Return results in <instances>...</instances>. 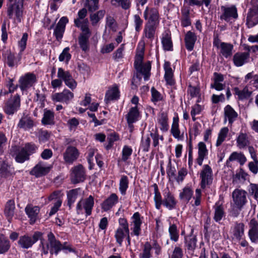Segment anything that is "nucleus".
<instances>
[{
    "label": "nucleus",
    "instance_id": "7",
    "mask_svg": "<svg viewBox=\"0 0 258 258\" xmlns=\"http://www.w3.org/2000/svg\"><path fill=\"white\" fill-rule=\"evenodd\" d=\"M20 96L17 94L5 102L4 106V112L8 115H13L20 109Z\"/></svg>",
    "mask_w": 258,
    "mask_h": 258
},
{
    "label": "nucleus",
    "instance_id": "52",
    "mask_svg": "<svg viewBox=\"0 0 258 258\" xmlns=\"http://www.w3.org/2000/svg\"><path fill=\"white\" fill-rule=\"evenodd\" d=\"M128 233H130V231L127 232L124 229L119 228L116 230L115 234V237L116 238V242L119 245H121L123 239L125 238Z\"/></svg>",
    "mask_w": 258,
    "mask_h": 258
},
{
    "label": "nucleus",
    "instance_id": "44",
    "mask_svg": "<svg viewBox=\"0 0 258 258\" xmlns=\"http://www.w3.org/2000/svg\"><path fill=\"white\" fill-rule=\"evenodd\" d=\"M154 188V200L155 203V207L156 209L159 210L161 208V205L163 204V200L162 199L161 195L159 191L157 185L155 183L153 185Z\"/></svg>",
    "mask_w": 258,
    "mask_h": 258
},
{
    "label": "nucleus",
    "instance_id": "29",
    "mask_svg": "<svg viewBox=\"0 0 258 258\" xmlns=\"http://www.w3.org/2000/svg\"><path fill=\"white\" fill-rule=\"evenodd\" d=\"M118 202V197L115 194H112L101 204V208L104 211L109 210Z\"/></svg>",
    "mask_w": 258,
    "mask_h": 258
},
{
    "label": "nucleus",
    "instance_id": "43",
    "mask_svg": "<svg viewBox=\"0 0 258 258\" xmlns=\"http://www.w3.org/2000/svg\"><path fill=\"white\" fill-rule=\"evenodd\" d=\"M215 212L214 219L216 222H219L225 215V212L222 205L214 207Z\"/></svg>",
    "mask_w": 258,
    "mask_h": 258
},
{
    "label": "nucleus",
    "instance_id": "11",
    "mask_svg": "<svg viewBox=\"0 0 258 258\" xmlns=\"http://www.w3.org/2000/svg\"><path fill=\"white\" fill-rule=\"evenodd\" d=\"M247 192L243 189H235L232 192V198L236 207L241 210L247 203Z\"/></svg>",
    "mask_w": 258,
    "mask_h": 258
},
{
    "label": "nucleus",
    "instance_id": "38",
    "mask_svg": "<svg viewBox=\"0 0 258 258\" xmlns=\"http://www.w3.org/2000/svg\"><path fill=\"white\" fill-rule=\"evenodd\" d=\"M224 114L228 118L229 123L232 124L238 116L237 112L229 105H227L224 108Z\"/></svg>",
    "mask_w": 258,
    "mask_h": 258
},
{
    "label": "nucleus",
    "instance_id": "10",
    "mask_svg": "<svg viewBox=\"0 0 258 258\" xmlns=\"http://www.w3.org/2000/svg\"><path fill=\"white\" fill-rule=\"evenodd\" d=\"M222 14L220 16V19L226 22L232 23L231 20L235 21L238 18L237 9L235 5L229 7L222 6L221 7Z\"/></svg>",
    "mask_w": 258,
    "mask_h": 258
},
{
    "label": "nucleus",
    "instance_id": "16",
    "mask_svg": "<svg viewBox=\"0 0 258 258\" xmlns=\"http://www.w3.org/2000/svg\"><path fill=\"white\" fill-rule=\"evenodd\" d=\"M74 97V94L68 89L62 92L56 93L52 96V100L56 102H65L68 104Z\"/></svg>",
    "mask_w": 258,
    "mask_h": 258
},
{
    "label": "nucleus",
    "instance_id": "33",
    "mask_svg": "<svg viewBox=\"0 0 258 258\" xmlns=\"http://www.w3.org/2000/svg\"><path fill=\"white\" fill-rule=\"evenodd\" d=\"M208 154L205 144L203 142H200L198 144V157L197 159V162L199 165H202L205 157Z\"/></svg>",
    "mask_w": 258,
    "mask_h": 258
},
{
    "label": "nucleus",
    "instance_id": "22",
    "mask_svg": "<svg viewBox=\"0 0 258 258\" xmlns=\"http://www.w3.org/2000/svg\"><path fill=\"white\" fill-rule=\"evenodd\" d=\"M249 230L248 236L252 242H256L258 240V221L252 218L249 223Z\"/></svg>",
    "mask_w": 258,
    "mask_h": 258
},
{
    "label": "nucleus",
    "instance_id": "5",
    "mask_svg": "<svg viewBox=\"0 0 258 258\" xmlns=\"http://www.w3.org/2000/svg\"><path fill=\"white\" fill-rule=\"evenodd\" d=\"M24 0H17L13 4L8 5L7 16L15 22H21L23 14Z\"/></svg>",
    "mask_w": 258,
    "mask_h": 258
},
{
    "label": "nucleus",
    "instance_id": "50",
    "mask_svg": "<svg viewBox=\"0 0 258 258\" xmlns=\"http://www.w3.org/2000/svg\"><path fill=\"white\" fill-rule=\"evenodd\" d=\"M70 50V48L69 47H67L63 49L58 56L59 61H64L66 63H68L72 57V55L69 52Z\"/></svg>",
    "mask_w": 258,
    "mask_h": 258
},
{
    "label": "nucleus",
    "instance_id": "49",
    "mask_svg": "<svg viewBox=\"0 0 258 258\" xmlns=\"http://www.w3.org/2000/svg\"><path fill=\"white\" fill-rule=\"evenodd\" d=\"M171 133L175 138H180V132L179 129L178 118L177 117L173 118V123L171 128Z\"/></svg>",
    "mask_w": 258,
    "mask_h": 258
},
{
    "label": "nucleus",
    "instance_id": "60",
    "mask_svg": "<svg viewBox=\"0 0 258 258\" xmlns=\"http://www.w3.org/2000/svg\"><path fill=\"white\" fill-rule=\"evenodd\" d=\"M248 176V174L242 168H240L239 171H237L236 174L233 175V182H237L241 179L245 180Z\"/></svg>",
    "mask_w": 258,
    "mask_h": 258
},
{
    "label": "nucleus",
    "instance_id": "8",
    "mask_svg": "<svg viewBox=\"0 0 258 258\" xmlns=\"http://www.w3.org/2000/svg\"><path fill=\"white\" fill-rule=\"evenodd\" d=\"M42 233L40 232H35L32 236L24 235L19 237L18 241V245L23 249H29L39 240L41 239Z\"/></svg>",
    "mask_w": 258,
    "mask_h": 258
},
{
    "label": "nucleus",
    "instance_id": "42",
    "mask_svg": "<svg viewBox=\"0 0 258 258\" xmlns=\"http://www.w3.org/2000/svg\"><path fill=\"white\" fill-rule=\"evenodd\" d=\"M162 43L163 49L165 50L170 51L172 49V42L170 34L165 33L163 35L162 39Z\"/></svg>",
    "mask_w": 258,
    "mask_h": 258
},
{
    "label": "nucleus",
    "instance_id": "13",
    "mask_svg": "<svg viewBox=\"0 0 258 258\" xmlns=\"http://www.w3.org/2000/svg\"><path fill=\"white\" fill-rule=\"evenodd\" d=\"M200 177L201 178V186L202 188L204 189L207 185L212 184L213 180L212 170L209 165H204L200 174Z\"/></svg>",
    "mask_w": 258,
    "mask_h": 258
},
{
    "label": "nucleus",
    "instance_id": "1",
    "mask_svg": "<svg viewBox=\"0 0 258 258\" xmlns=\"http://www.w3.org/2000/svg\"><path fill=\"white\" fill-rule=\"evenodd\" d=\"M144 18L146 22L143 30V38L152 42L155 38L156 32L159 25V14L155 8L149 9L147 7L144 12Z\"/></svg>",
    "mask_w": 258,
    "mask_h": 258
},
{
    "label": "nucleus",
    "instance_id": "36",
    "mask_svg": "<svg viewBox=\"0 0 258 258\" xmlns=\"http://www.w3.org/2000/svg\"><path fill=\"white\" fill-rule=\"evenodd\" d=\"M244 224L243 223L236 222L233 230V235L238 240H240L244 234Z\"/></svg>",
    "mask_w": 258,
    "mask_h": 258
},
{
    "label": "nucleus",
    "instance_id": "62",
    "mask_svg": "<svg viewBox=\"0 0 258 258\" xmlns=\"http://www.w3.org/2000/svg\"><path fill=\"white\" fill-rule=\"evenodd\" d=\"M152 246L149 242H146L144 246L143 252L142 253V258H150L151 256L150 251L151 250Z\"/></svg>",
    "mask_w": 258,
    "mask_h": 258
},
{
    "label": "nucleus",
    "instance_id": "3",
    "mask_svg": "<svg viewBox=\"0 0 258 258\" xmlns=\"http://www.w3.org/2000/svg\"><path fill=\"white\" fill-rule=\"evenodd\" d=\"M37 146L32 143H28L24 147L16 149L14 153L15 159L17 163H23L30 159V156L36 152Z\"/></svg>",
    "mask_w": 258,
    "mask_h": 258
},
{
    "label": "nucleus",
    "instance_id": "53",
    "mask_svg": "<svg viewBox=\"0 0 258 258\" xmlns=\"http://www.w3.org/2000/svg\"><path fill=\"white\" fill-rule=\"evenodd\" d=\"M150 144L151 139L150 135L142 137L141 142V148L142 149L143 152H147L149 151Z\"/></svg>",
    "mask_w": 258,
    "mask_h": 258
},
{
    "label": "nucleus",
    "instance_id": "21",
    "mask_svg": "<svg viewBox=\"0 0 258 258\" xmlns=\"http://www.w3.org/2000/svg\"><path fill=\"white\" fill-rule=\"evenodd\" d=\"M85 7L90 14V19L93 25L97 24V0H87Z\"/></svg>",
    "mask_w": 258,
    "mask_h": 258
},
{
    "label": "nucleus",
    "instance_id": "57",
    "mask_svg": "<svg viewBox=\"0 0 258 258\" xmlns=\"http://www.w3.org/2000/svg\"><path fill=\"white\" fill-rule=\"evenodd\" d=\"M46 99V97L44 93L41 92L40 90H36L34 101L39 102L40 103V107L43 108L44 106V102Z\"/></svg>",
    "mask_w": 258,
    "mask_h": 258
},
{
    "label": "nucleus",
    "instance_id": "47",
    "mask_svg": "<svg viewBox=\"0 0 258 258\" xmlns=\"http://www.w3.org/2000/svg\"><path fill=\"white\" fill-rule=\"evenodd\" d=\"M5 62L9 67L12 68L15 65L16 57L14 53L10 51H7L3 54Z\"/></svg>",
    "mask_w": 258,
    "mask_h": 258
},
{
    "label": "nucleus",
    "instance_id": "19",
    "mask_svg": "<svg viewBox=\"0 0 258 258\" xmlns=\"http://www.w3.org/2000/svg\"><path fill=\"white\" fill-rule=\"evenodd\" d=\"M258 24V7L254 6L250 9L246 17V25L251 28Z\"/></svg>",
    "mask_w": 258,
    "mask_h": 258
},
{
    "label": "nucleus",
    "instance_id": "56",
    "mask_svg": "<svg viewBox=\"0 0 258 258\" xmlns=\"http://www.w3.org/2000/svg\"><path fill=\"white\" fill-rule=\"evenodd\" d=\"M228 132V128L226 127L222 128L218 135V139L216 142V146H220L225 140Z\"/></svg>",
    "mask_w": 258,
    "mask_h": 258
},
{
    "label": "nucleus",
    "instance_id": "17",
    "mask_svg": "<svg viewBox=\"0 0 258 258\" xmlns=\"http://www.w3.org/2000/svg\"><path fill=\"white\" fill-rule=\"evenodd\" d=\"M25 211L30 220V224H34L38 217L40 208L38 206H33L28 204L25 208Z\"/></svg>",
    "mask_w": 258,
    "mask_h": 258
},
{
    "label": "nucleus",
    "instance_id": "45",
    "mask_svg": "<svg viewBox=\"0 0 258 258\" xmlns=\"http://www.w3.org/2000/svg\"><path fill=\"white\" fill-rule=\"evenodd\" d=\"M185 243L188 250L193 251L196 247V236L191 235L186 236L185 237Z\"/></svg>",
    "mask_w": 258,
    "mask_h": 258
},
{
    "label": "nucleus",
    "instance_id": "2",
    "mask_svg": "<svg viewBox=\"0 0 258 258\" xmlns=\"http://www.w3.org/2000/svg\"><path fill=\"white\" fill-rule=\"evenodd\" d=\"M47 240L40 239L39 248L42 254L46 255L49 252L51 255H57L60 251L61 242L57 239L54 234L49 232L47 235Z\"/></svg>",
    "mask_w": 258,
    "mask_h": 258
},
{
    "label": "nucleus",
    "instance_id": "64",
    "mask_svg": "<svg viewBox=\"0 0 258 258\" xmlns=\"http://www.w3.org/2000/svg\"><path fill=\"white\" fill-rule=\"evenodd\" d=\"M248 167L250 171L254 175L258 173V160L249 162L248 164Z\"/></svg>",
    "mask_w": 258,
    "mask_h": 258
},
{
    "label": "nucleus",
    "instance_id": "54",
    "mask_svg": "<svg viewBox=\"0 0 258 258\" xmlns=\"http://www.w3.org/2000/svg\"><path fill=\"white\" fill-rule=\"evenodd\" d=\"M169 233L170 239L176 242L179 238L178 231L175 224H172L169 226Z\"/></svg>",
    "mask_w": 258,
    "mask_h": 258
},
{
    "label": "nucleus",
    "instance_id": "35",
    "mask_svg": "<svg viewBox=\"0 0 258 258\" xmlns=\"http://www.w3.org/2000/svg\"><path fill=\"white\" fill-rule=\"evenodd\" d=\"M10 247V240L4 235L0 233V254L8 252Z\"/></svg>",
    "mask_w": 258,
    "mask_h": 258
},
{
    "label": "nucleus",
    "instance_id": "9",
    "mask_svg": "<svg viewBox=\"0 0 258 258\" xmlns=\"http://www.w3.org/2000/svg\"><path fill=\"white\" fill-rule=\"evenodd\" d=\"M94 204L93 198L90 196L88 198L81 199L76 207L78 214H85L87 217L91 214L92 209Z\"/></svg>",
    "mask_w": 258,
    "mask_h": 258
},
{
    "label": "nucleus",
    "instance_id": "24",
    "mask_svg": "<svg viewBox=\"0 0 258 258\" xmlns=\"http://www.w3.org/2000/svg\"><path fill=\"white\" fill-rule=\"evenodd\" d=\"M250 56L248 52H237L233 57L234 64L236 67H241L246 63Z\"/></svg>",
    "mask_w": 258,
    "mask_h": 258
},
{
    "label": "nucleus",
    "instance_id": "40",
    "mask_svg": "<svg viewBox=\"0 0 258 258\" xmlns=\"http://www.w3.org/2000/svg\"><path fill=\"white\" fill-rule=\"evenodd\" d=\"M221 53L226 58L230 56L233 48V45L225 42H221L220 44Z\"/></svg>",
    "mask_w": 258,
    "mask_h": 258
},
{
    "label": "nucleus",
    "instance_id": "14",
    "mask_svg": "<svg viewBox=\"0 0 258 258\" xmlns=\"http://www.w3.org/2000/svg\"><path fill=\"white\" fill-rule=\"evenodd\" d=\"M85 178V169L82 165H79L72 168L71 178L73 183L76 184L83 182Z\"/></svg>",
    "mask_w": 258,
    "mask_h": 258
},
{
    "label": "nucleus",
    "instance_id": "12",
    "mask_svg": "<svg viewBox=\"0 0 258 258\" xmlns=\"http://www.w3.org/2000/svg\"><path fill=\"white\" fill-rule=\"evenodd\" d=\"M36 81L35 75L32 73H28L20 78L19 87L22 91H26L31 87Z\"/></svg>",
    "mask_w": 258,
    "mask_h": 258
},
{
    "label": "nucleus",
    "instance_id": "28",
    "mask_svg": "<svg viewBox=\"0 0 258 258\" xmlns=\"http://www.w3.org/2000/svg\"><path fill=\"white\" fill-rule=\"evenodd\" d=\"M34 122L32 118L28 116L24 115L20 119L18 127L24 130H28L33 127Z\"/></svg>",
    "mask_w": 258,
    "mask_h": 258
},
{
    "label": "nucleus",
    "instance_id": "61",
    "mask_svg": "<svg viewBox=\"0 0 258 258\" xmlns=\"http://www.w3.org/2000/svg\"><path fill=\"white\" fill-rule=\"evenodd\" d=\"M132 152L133 150L130 147L126 145L124 146L122 151V160L126 161L132 155Z\"/></svg>",
    "mask_w": 258,
    "mask_h": 258
},
{
    "label": "nucleus",
    "instance_id": "63",
    "mask_svg": "<svg viewBox=\"0 0 258 258\" xmlns=\"http://www.w3.org/2000/svg\"><path fill=\"white\" fill-rule=\"evenodd\" d=\"M64 30L65 28L63 27L56 25L54 29L53 34L55 36L57 41H60L61 40Z\"/></svg>",
    "mask_w": 258,
    "mask_h": 258
},
{
    "label": "nucleus",
    "instance_id": "23",
    "mask_svg": "<svg viewBox=\"0 0 258 258\" xmlns=\"http://www.w3.org/2000/svg\"><path fill=\"white\" fill-rule=\"evenodd\" d=\"M120 92L118 86L116 85H113L106 92L105 101L106 103H109L111 101L117 100L120 96Z\"/></svg>",
    "mask_w": 258,
    "mask_h": 258
},
{
    "label": "nucleus",
    "instance_id": "30",
    "mask_svg": "<svg viewBox=\"0 0 258 258\" xmlns=\"http://www.w3.org/2000/svg\"><path fill=\"white\" fill-rule=\"evenodd\" d=\"M132 223L133 227L131 229L133 231L134 234L136 236H139L141 231V225L142 224V221L140 218V214L139 212L134 213L132 217Z\"/></svg>",
    "mask_w": 258,
    "mask_h": 258
},
{
    "label": "nucleus",
    "instance_id": "59",
    "mask_svg": "<svg viewBox=\"0 0 258 258\" xmlns=\"http://www.w3.org/2000/svg\"><path fill=\"white\" fill-rule=\"evenodd\" d=\"M128 180L125 175L121 176L119 182V190L122 195H124L128 187Z\"/></svg>",
    "mask_w": 258,
    "mask_h": 258
},
{
    "label": "nucleus",
    "instance_id": "31",
    "mask_svg": "<svg viewBox=\"0 0 258 258\" xmlns=\"http://www.w3.org/2000/svg\"><path fill=\"white\" fill-rule=\"evenodd\" d=\"M41 123L44 125H54L55 123L54 112L50 110L44 109Z\"/></svg>",
    "mask_w": 258,
    "mask_h": 258
},
{
    "label": "nucleus",
    "instance_id": "18",
    "mask_svg": "<svg viewBox=\"0 0 258 258\" xmlns=\"http://www.w3.org/2000/svg\"><path fill=\"white\" fill-rule=\"evenodd\" d=\"M51 167L47 166L43 162H39L36 165L31 171L32 175L39 177L47 174L50 170Z\"/></svg>",
    "mask_w": 258,
    "mask_h": 258
},
{
    "label": "nucleus",
    "instance_id": "55",
    "mask_svg": "<svg viewBox=\"0 0 258 258\" xmlns=\"http://www.w3.org/2000/svg\"><path fill=\"white\" fill-rule=\"evenodd\" d=\"M72 76V74L69 71H65L61 68L58 69L57 77L59 79H60L62 82H66V80L70 78Z\"/></svg>",
    "mask_w": 258,
    "mask_h": 258
},
{
    "label": "nucleus",
    "instance_id": "58",
    "mask_svg": "<svg viewBox=\"0 0 258 258\" xmlns=\"http://www.w3.org/2000/svg\"><path fill=\"white\" fill-rule=\"evenodd\" d=\"M248 191L250 196L258 201V184L250 183L248 186Z\"/></svg>",
    "mask_w": 258,
    "mask_h": 258
},
{
    "label": "nucleus",
    "instance_id": "37",
    "mask_svg": "<svg viewBox=\"0 0 258 258\" xmlns=\"http://www.w3.org/2000/svg\"><path fill=\"white\" fill-rule=\"evenodd\" d=\"M15 209V204L14 201L13 200H9L6 205L5 214L7 217L9 221L14 216Z\"/></svg>",
    "mask_w": 258,
    "mask_h": 258
},
{
    "label": "nucleus",
    "instance_id": "32",
    "mask_svg": "<svg viewBox=\"0 0 258 258\" xmlns=\"http://www.w3.org/2000/svg\"><path fill=\"white\" fill-rule=\"evenodd\" d=\"M233 91L234 94L237 96V99L239 100L247 99L252 94V92L249 91L247 87H245L242 90L235 87L233 88Z\"/></svg>",
    "mask_w": 258,
    "mask_h": 258
},
{
    "label": "nucleus",
    "instance_id": "15",
    "mask_svg": "<svg viewBox=\"0 0 258 258\" xmlns=\"http://www.w3.org/2000/svg\"><path fill=\"white\" fill-rule=\"evenodd\" d=\"M177 204L173 195L167 188L165 190L163 194V205L169 210L175 209Z\"/></svg>",
    "mask_w": 258,
    "mask_h": 258
},
{
    "label": "nucleus",
    "instance_id": "46",
    "mask_svg": "<svg viewBox=\"0 0 258 258\" xmlns=\"http://www.w3.org/2000/svg\"><path fill=\"white\" fill-rule=\"evenodd\" d=\"M237 146L239 149L245 148L249 144L248 137L246 134L240 133L236 140Z\"/></svg>",
    "mask_w": 258,
    "mask_h": 258
},
{
    "label": "nucleus",
    "instance_id": "27",
    "mask_svg": "<svg viewBox=\"0 0 258 258\" xmlns=\"http://www.w3.org/2000/svg\"><path fill=\"white\" fill-rule=\"evenodd\" d=\"M181 17L180 19L181 26L186 27L190 26L191 24L190 19V8L184 6L181 9Z\"/></svg>",
    "mask_w": 258,
    "mask_h": 258
},
{
    "label": "nucleus",
    "instance_id": "20",
    "mask_svg": "<svg viewBox=\"0 0 258 258\" xmlns=\"http://www.w3.org/2000/svg\"><path fill=\"white\" fill-rule=\"evenodd\" d=\"M63 159L66 162L72 164L79 156V152L76 148L69 146L63 155Z\"/></svg>",
    "mask_w": 258,
    "mask_h": 258
},
{
    "label": "nucleus",
    "instance_id": "39",
    "mask_svg": "<svg viewBox=\"0 0 258 258\" xmlns=\"http://www.w3.org/2000/svg\"><path fill=\"white\" fill-rule=\"evenodd\" d=\"M193 196V191L191 188L188 186H185L179 194V199L181 200L188 203L191 199Z\"/></svg>",
    "mask_w": 258,
    "mask_h": 258
},
{
    "label": "nucleus",
    "instance_id": "25",
    "mask_svg": "<svg viewBox=\"0 0 258 258\" xmlns=\"http://www.w3.org/2000/svg\"><path fill=\"white\" fill-rule=\"evenodd\" d=\"M140 116V112L137 106L132 107L126 115L127 122L130 128L133 127V123L136 122Z\"/></svg>",
    "mask_w": 258,
    "mask_h": 258
},
{
    "label": "nucleus",
    "instance_id": "41",
    "mask_svg": "<svg viewBox=\"0 0 258 258\" xmlns=\"http://www.w3.org/2000/svg\"><path fill=\"white\" fill-rule=\"evenodd\" d=\"M81 191V188H77L70 190L67 194L68 205L71 207V206L75 203L77 198L79 192Z\"/></svg>",
    "mask_w": 258,
    "mask_h": 258
},
{
    "label": "nucleus",
    "instance_id": "26",
    "mask_svg": "<svg viewBox=\"0 0 258 258\" xmlns=\"http://www.w3.org/2000/svg\"><path fill=\"white\" fill-rule=\"evenodd\" d=\"M197 39V35L194 32L191 31L186 32L184 37V42L185 47L188 51L193 50Z\"/></svg>",
    "mask_w": 258,
    "mask_h": 258
},
{
    "label": "nucleus",
    "instance_id": "34",
    "mask_svg": "<svg viewBox=\"0 0 258 258\" xmlns=\"http://www.w3.org/2000/svg\"><path fill=\"white\" fill-rule=\"evenodd\" d=\"M234 160H237L241 165H243L246 161V158L242 153L234 152L232 153L228 159L227 160V166H229V162Z\"/></svg>",
    "mask_w": 258,
    "mask_h": 258
},
{
    "label": "nucleus",
    "instance_id": "48",
    "mask_svg": "<svg viewBox=\"0 0 258 258\" xmlns=\"http://www.w3.org/2000/svg\"><path fill=\"white\" fill-rule=\"evenodd\" d=\"M168 116L166 113L162 112L159 115L158 122L161 125L160 129L163 131H167L168 129Z\"/></svg>",
    "mask_w": 258,
    "mask_h": 258
},
{
    "label": "nucleus",
    "instance_id": "4",
    "mask_svg": "<svg viewBox=\"0 0 258 258\" xmlns=\"http://www.w3.org/2000/svg\"><path fill=\"white\" fill-rule=\"evenodd\" d=\"M89 21L88 19L84 20L81 22L79 20L75 21V25L80 28L82 33L79 37V44L81 49L86 51L88 49V41L91 36V31L88 27Z\"/></svg>",
    "mask_w": 258,
    "mask_h": 258
},
{
    "label": "nucleus",
    "instance_id": "6",
    "mask_svg": "<svg viewBox=\"0 0 258 258\" xmlns=\"http://www.w3.org/2000/svg\"><path fill=\"white\" fill-rule=\"evenodd\" d=\"M143 55L139 54L136 55L134 62V67L136 71L144 75V80H148L150 76L151 63L148 61L143 64Z\"/></svg>",
    "mask_w": 258,
    "mask_h": 258
},
{
    "label": "nucleus",
    "instance_id": "51",
    "mask_svg": "<svg viewBox=\"0 0 258 258\" xmlns=\"http://www.w3.org/2000/svg\"><path fill=\"white\" fill-rule=\"evenodd\" d=\"M51 133L47 130L42 129L39 130L37 137L40 143H45L48 141L50 137Z\"/></svg>",
    "mask_w": 258,
    "mask_h": 258
}]
</instances>
